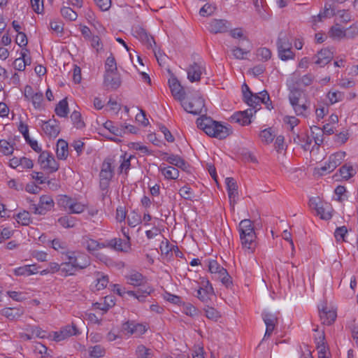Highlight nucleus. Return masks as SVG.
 Listing matches in <instances>:
<instances>
[{
  "mask_svg": "<svg viewBox=\"0 0 358 358\" xmlns=\"http://www.w3.org/2000/svg\"><path fill=\"white\" fill-rule=\"evenodd\" d=\"M196 124L198 128L210 137L224 139L232 133L230 126H225L206 115L197 118Z\"/></svg>",
  "mask_w": 358,
  "mask_h": 358,
  "instance_id": "1",
  "label": "nucleus"
},
{
  "mask_svg": "<svg viewBox=\"0 0 358 358\" xmlns=\"http://www.w3.org/2000/svg\"><path fill=\"white\" fill-rule=\"evenodd\" d=\"M238 231L243 249L249 253H253L257 247V236L253 222L249 219L240 222Z\"/></svg>",
  "mask_w": 358,
  "mask_h": 358,
  "instance_id": "2",
  "label": "nucleus"
},
{
  "mask_svg": "<svg viewBox=\"0 0 358 358\" xmlns=\"http://www.w3.org/2000/svg\"><path fill=\"white\" fill-rule=\"evenodd\" d=\"M184 110L193 115H199L203 111L206 112L205 101L199 91L193 92L189 96L180 101Z\"/></svg>",
  "mask_w": 358,
  "mask_h": 358,
  "instance_id": "3",
  "label": "nucleus"
},
{
  "mask_svg": "<svg viewBox=\"0 0 358 358\" xmlns=\"http://www.w3.org/2000/svg\"><path fill=\"white\" fill-rule=\"evenodd\" d=\"M64 255H66V260L77 270L84 269L90 264V258L84 253L76 255L75 251L68 250Z\"/></svg>",
  "mask_w": 358,
  "mask_h": 358,
  "instance_id": "4",
  "label": "nucleus"
},
{
  "mask_svg": "<svg viewBox=\"0 0 358 358\" xmlns=\"http://www.w3.org/2000/svg\"><path fill=\"white\" fill-rule=\"evenodd\" d=\"M38 162L43 170H47L49 173L56 172L59 168V163L55 159L53 155L48 151L40 152Z\"/></svg>",
  "mask_w": 358,
  "mask_h": 358,
  "instance_id": "5",
  "label": "nucleus"
},
{
  "mask_svg": "<svg viewBox=\"0 0 358 358\" xmlns=\"http://www.w3.org/2000/svg\"><path fill=\"white\" fill-rule=\"evenodd\" d=\"M148 327L143 323L134 320H128L122 325V329L128 336L140 337L148 331Z\"/></svg>",
  "mask_w": 358,
  "mask_h": 358,
  "instance_id": "6",
  "label": "nucleus"
},
{
  "mask_svg": "<svg viewBox=\"0 0 358 358\" xmlns=\"http://www.w3.org/2000/svg\"><path fill=\"white\" fill-rule=\"evenodd\" d=\"M54 206V201L49 195H42L40 197L38 205L33 204L31 209L35 214L45 215L48 211L50 210Z\"/></svg>",
  "mask_w": 358,
  "mask_h": 358,
  "instance_id": "7",
  "label": "nucleus"
},
{
  "mask_svg": "<svg viewBox=\"0 0 358 358\" xmlns=\"http://www.w3.org/2000/svg\"><path fill=\"white\" fill-rule=\"evenodd\" d=\"M206 71L205 62L199 61L190 64L187 69V78L191 83L198 82L201 76Z\"/></svg>",
  "mask_w": 358,
  "mask_h": 358,
  "instance_id": "8",
  "label": "nucleus"
},
{
  "mask_svg": "<svg viewBox=\"0 0 358 358\" xmlns=\"http://www.w3.org/2000/svg\"><path fill=\"white\" fill-rule=\"evenodd\" d=\"M168 83L171 92L174 99L179 101H183L185 98L186 93L177 78L173 76H171V78L169 79Z\"/></svg>",
  "mask_w": 358,
  "mask_h": 358,
  "instance_id": "9",
  "label": "nucleus"
},
{
  "mask_svg": "<svg viewBox=\"0 0 358 358\" xmlns=\"http://www.w3.org/2000/svg\"><path fill=\"white\" fill-rule=\"evenodd\" d=\"M42 129L49 138H56L60 133L59 122L55 119H50L48 121H41Z\"/></svg>",
  "mask_w": 358,
  "mask_h": 358,
  "instance_id": "10",
  "label": "nucleus"
},
{
  "mask_svg": "<svg viewBox=\"0 0 358 358\" xmlns=\"http://www.w3.org/2000/svg\"><path fill=\"white\" fill-rule=\"evenodd\" d=\"M159 156L168 163L181 169L183 171H187L189 168V164L185 161L181 157L177 155H168L167 152L159 151Z\"/></svg>",
  "mask_w": 358,
  "mask_h": 358,
  "instance_id": "11",
  "label": "nucleus"
},
{
  "mask_svg": "<svg viewBox=\"0 0 358 358\" xmlns=\"http://www.w3.org/2000/svg\"><path fill=\"white\" fill-rule=\"evenodd\" d=\"M345 157V152H337L331 155L325 163V165L321 168L322 171H333L338 166H339Z\"/></svg>",
  "mask_w": 358,
  "mask_h": 358,
  "instance_id": "12",
  "label": "nucleus"
},
{
  "mask_svg": "<svg viewBox=\"0 0 358 358\" xmlns=\"http://www.w3.org/2000/svg\"><path fill=\"white\" fill-rule=\"evenodd\" d=\"M106 248H112L116 251L129 252L131 250V242L121 238H113L106 241Z\"/></svg>",
  "mask_w": 358,
  "mask_h": 358,
  "instance_id": "13",
  "label": "nucleus"
},
{
  "mask_svg": "<svg viewBox=\"0 0 358 358\" xmlns=\"http://www.w3.org/2000/svg\"><path fill=\"white\" fill-rule=\"evenodd\" d=\"M122 81L118 71L105 72L103 84L108 89L116 90L121 85Z\"/></svg>",
  "mask_w": 358,
  "mask_h": 358,
  "instance_id": "14",
  "label": "nucleus"
},
{
  "mask_svg": "<svg viewBox=\"0 0 358 358\" xmlns=\"http://www.w3.org/2000/svg\"><path fill=\"white\" fill-rule=\"evenodd\" d=\"M252 115V109L249 108L243 111H238L234 113L230 117L231 122L238 123L242 126L250 124V117Z\"/></svg>",
  "mask_w": 358,
  "mask_h": 358,
  "instance_id": "15",
  "label": "nucleus"
},
{
  "mask_svg": "<svg viewBox=\"0 0 358 358\" xmlns=\"http://www.w3.org/2000/svg\"><path fill=\"white\" fill-rule=\"evenodd\" d=\"M333 52L329 48H323L313 57L315 64L323 67L329 64L333 59Z\"/></svg>",
  "mask_w": 358,
  "mask_h": 358,
  "instance_id": "16",
  "label": "nucleus"
},
{
  "mask_svg": "<svg viewBox=\"0 0 358 358\" xmlns=\"http://www.w3.org/2000/svg\"><path fill=\"white\" fill-rule=\"evenodd\" d=\"M262 318L266 327L264 336V339H265L266 338H269L271 336L276 324H278V317L273 313H264L262 314Z\"/></svg>",
  "mask_w": 358,
  "mask_h": 358,
  "instance_id": "17",
  "label": "nucleus"
},
{
  "mask_svg": "<svg viewBox=\"0 0 358 358\" xmlns=\"http://www.w3.org/2000/svg\"><path fill=\"white\" fill-rule=\"evenodd\" d=\"M78 329L76 325L72 324L71 325H66L62 328L59 331L54 333V340L56 341H61L71 336L77 335Z\"/></svg>",
  "mask_w": 358,
  "mask_h": 358,
  "instance_id": "18",
  "label": "nucleus"
},
{
  "mask_svg": "<svg viewBox=\"0 0 358 358\" xmlns=\"http://www.w3.org/2000/svg\"><path fill=\"white\" fill-rule=\"evenodd\" d=\"M133 35L148 48H152L153 44H156L154 38L141 27H135L133 29Z\"/></svg>",
  "mask_w": 358,
  "mask_h": 358,
  "instance_id": "19",
  "label": "nucleus"
},
{
  "mask_svg": "<svg viewBox=\"0 0 358 358\" xmlns=\"http://www.w3.org/2000/svg\"><path fill=\"white\" fill-rule=\"evenodd\" d=\"M230 23L226 20L213 19L208 26V30L213 34L224 33L228 31Z\"/></svg>",
  "mask_w": 358,
  "mask_h": 358,
  "instance_id": "20",
  "label": "nucleus"
},
{
  "mask_svg": "<svg viewBox=\"0 0 358 358\" xmlns=\"http://www.w3.org/2000/svg\"><path fill=\"white\" fill-rule=\"evenodd\" d=\"M307 96L305 90L295 86L289 87L288 99L291 105H296V102H302L308 100Z\"/></svg>",
  "mask_w": 358,
  "mask_h": 358,
  "instance_id": "21",
  "label": "nucleus"
},
{
  "mask_svg": "<svg viewBox=\"0 0 358 358\" xmlns=\"http://www.w3.org/2000/svg\"><path fill=\"white\" fill-rule=\"evenodd\" d=\"M319 314L322 323L326 325L332 324L337 317L336 311L333 309L330 310L327 306L319 308Z\"/></svg>",
  "mask_w": 358,
  "mask_h": 358,
  "instance_id": "22",
  "label": "nucleus"
},
{
  "mask_svg": "<svg viewBox=\"0 0 358 358\" xmlns=\"http://www.w3.org/2000/svg\"><path fill=\"white\" fill-rule=\"evenodd\" d=\"M81 243L83 247L90 253H93L99 249L106 248V242L99 243L97 241L91 238L89 236H84L82 238Z\"/></svg>",
  "mask_w": 358,
  "mask_h": 358,
  "instance_id": "23",
  "label": "nucleus"
},
{
  "mask_svg": "<svg viewBox=\"0 0 358 358\" xmlns=\"http://www.w3.org/2000/svg\"><path fill=\"white\" fill-rule=\"evenodd\" d=\"M18 130L23 135L26 142L34 151L36 152H41V148L38 146L37 141L31 139L29 134V128L27 124L20 122L18 126Z\"/></svg>",
  "mask_w": 358,
  "mask_h": 358,
  "instance_id": "24",
  "label": "nucleus"
},
{
  "mask_svg": "<svg viewBox=\"0 0 358 358\" xmlns=\"http://www.w3.org/2000/svg\"><path fill=\"white\" fill-rule=\"evenodd\" d=\"M316 348L318 350V358H329L327 356V348L325 342L324 332L319 333L318 337L315 338Z\"/></svg>",
  "mask_w": 358,
  "mask_h": 358,
  "instance_id": "25",
  "label": "nucleus"
},
{
  "mask_svg": "<svg viewBox=\"0 0 358 358\" xmlns=\"http://www.w3.org/2000/svg\"><path fill=\"white\" fill-rule=\"evenodd\" d=\"M294 110V113L298 116H303L307 117L310 114V102L308 100H305L302 102H296V105H291Z\"/></svg>",
  "mask_w": 358,
  "mask_h": 358,
  "instance_id": "26",
  "label": "nucleus"
},
{
  "mask_svg": "<svg viewBox=\"0 0 358 358\" xmlns=\"http://www.w3.org/2000/svg\"><path fill=\"white\" fill-rule=\"evenodd\" d=\"M38 266L36 264L24 265L14 269L13 273L15 275H26L29 276L38 273Z\"/></svg>",
  "mask_w": 358,
  "mask_h": 358,
  "instance_id": "27",
  "label": "nucleus"
},
{
  "mask_svg": "<svg viewBox=\"0 0 358 358\" xmlns=\"http://www.w3.org/2000/svg\"><path fill=\"white\" fill-rule=\"evenodd\" d=\"M103 127L117 137L122 136L125 134V128H124V125L121 124H115L114 122L110 120H107L103 124Z\"/></svg>",
  "mask_w": 358,
  "mask_h": 358,
  "instance_id": "28",
  "label": "nucleus"
},
{
  "mask_svg": "<svg viewBox=\"0 0 358 358\" xmlns=\"http://www.w3.org/2000/svg\"><path fill=\"white\" fill-rule=\"evenodd\" d=\"M57 157L59 159L65 160L69 155V145L64 139H59L57 143Z\"/></svg>",
  "mask_w": 358,
  "mask_h": 358,
  "instance_id": "29",
  "label": "nucleus"
},
{
  "mask_svg": "<svg viewBox=\"0 0 358 358\" xmlns=\"http://www.w3.org/2000/svg\"><path fill=\"white\" fill-rule=\"evenodd\" d=\"M1 313L10 320H14L22 316L24 313L22 308H4Z\"/></svg>",
  "mask_w": 358,
  "mask_h": 358,
  "instance_id": "30",
  "label": "nucleus"
},
{
  "mask_svg": "<svg viewBox=\"0 0 358 358\" xmlns=\"http://www.w3.org/2000/svg\"><path fill=\"white\" fill-rule=\"evenodd\" d=\"M114 172H107L101 171L99 173V187L102 191H106V193L108 192V187L110 185V182L113 178Z\"/></svg>",
  "mask_w": 358,
  "mask_h": 358,
  "instance_id": "31",
  "label": "nucleus"
},
{
  "mask_svg": "<svg viewBox=\"0 0 358 358\" xmlns=\"http://www.w3.org/2000/svg\"><path fill=\"white\" fill-rule=\"evenodd\" d=\"M225 183L230 200L231 201L233 199L234 202H235V199L238 196V185L236 181L233 178H227L225 179Z\"/></svg>",
  "mask_w": 358,
  "mask_h": 358,
  "instance_id": "32",
  "label": "nucleus"
},
{
  "mask_svg": "<svg viewBox=\"0 0 358 358\" xmlns=\"http://www.w3.org/2000/svg\"><path fill=\"white\" fill-rule=\"evenodd\" d=\"M294 143L298 145H301V148L304 150H308L310 148V145L312 143V139L309 137L307 134H304L301 136L299 134H296V136L293 138Z\"/></svg>",
  "mask_w": 358,
  "mask_h": 358,
  "instance_id": "33",
  "label": "nucleus"
},
{
  "mask_svg": "<svg viewBox=\"0 0 358 358\" xmlns=\"http://www.w3.org/2000/svg\"><path fill=\"white\" fill-rule=\"evenodd\" d=\"M55 112L59 117H67L69 110V104L67 101V99L64 98L59 101V102L57 104Z\"/></svg>",
  "mask_w": 358,
  "mask_h": 358,
  "instance_id": "34",
  "label": "nucleus"
},
{
  "mask_svg": "<svg viewBox=\"0 0 358 358\" xmlns=\"http://www.w3.org/2000/svg\"><path fill=\"white\" fill-rule=\"evenodd\" d=\"M127 283L133 286H140L143 284L144 280L143 275L137 271L133 272L129 275H125Z\"/></svg>",
  "mask_w": 358,
  "mask_h": 358,
  "instance_id": "35",
  "label": "nucleus"
},
{
  "mask_svg": "<svg viewBox=\"0 0 358 358\" xmlns=\"http://www.w3.org/2000/svg\"><path fill=\"white\" fill-rule=\"evenodd\" d=\"M333 209L329 203H324L317 209V215L324 220H329L332 217Z\"/></svg>",
  "mask_w": 358,
  "mask_h": 358,
  "instance_id": "36",
  "label": "nucleus"
},
{
  "mask_svg": "<svg viewBox=\"0 0 358 358\" xmlns=\"http://www.w3.org/2000/svg\"><path fill=\"white\" fill-rule=\"evenodd\" d=\"M277 49L292 48V43L289 41L287 34L285 31H280L278 34L276 41Z\"/></svg>",
  "mask_w": 358,
  "mask_h": 358,
  "instance_id": "37",
  "label": "nucleus"
},
{
  "mask_svg": "<svg viewBox=\"0 0 358 358\" xmlns=\"http://www.w3.org/2000/svg\"><path fill=\"white\" fill-rule=\"evenodd\" d=\"M135 354L137 358H152L154 355L152 350L144 345H138Z\"/></svg>",
  "mask_w": 358,
  "mask_h": 358,
  "instance_id": "38",
  "label": "nucleus"
},
{
  "mask_svg": "<svg viewBox=\"0 0 358 358\" xmlns=\"http://www.w3.org/2000/svg\"><path fill=\"white\" fill-rule=\"evenodd\" d=\"M214 294L213 287H210L208 289H203L199 287L196 291V297L203 303H208L210 300V296Z\"/></svg>",
  "mask_w": 358,
  "mask_h": 358,
  "instance_id": "39",
  "label": "nucleus"
},
{
  "mask_svg": "<svg viewBox=\"0 0 358 358\" xmlns=\"http://www.w3.org/2000/svg\"><path fill=\"white\" fill-rule=\"evenodd\" d=\"M95 275L96 277V283L95 285L96 290H101L106 288L109 282L108 276L100 272H96Z\"/></svg>",
  "mask_w": 358,
  "mask_h": 358,
  "instance_id": "40",
  "label": "nucleus"
},
{
  "mask_svg": "<svg viewBox=\"0 0 358 358\" xmlns=\"http://www.w3.org/2000/svg\"><path fill=\"white\" fill-rule=\"evenodd\" d=\"M329 36L334 39H341L345 38V29H342L339 24L332 26L329 31Z\"/></svg>",
  "mask_w": 358,
  "mask_h": 358,
  "instance_id": "41",
  "label": "nucleus"
},
{
  "mask_svg": "<svg viewBox=\"0 0 358 358\" xmlns=\"http://www.w3.org/2000/svg\"><path fill=\"white\" fill-rule=\"evenodd\" d=\"M51 247L63 255L69 250L66 242L59 238H55L51 241Z\"/></svg>",
  "mask_w": 358,
  "mask_h": 358,
  "instance_id": "42",
  "label": "nucleus"
},
{
  "mask_svg": "<svg viewBox=\"0 0 358 358\" xmlns=\"http://www.w3.org/2000/svg\"><path fill=\"white\" fill-rule=\"evenodd\" d=\"M162 173L166 179L176 180L179 177L178 170L173 166L161 168Z\"/></svg>",
  "mask_w": 358,
  "mask_h": 358,
  "instance_id": "43",
  "label": "nucleus"
},
{
  "mask_svg": "<svg viewBox=\"0 0 358 358\" xmlns=\"http://www.w3.org/2000/svg\"><path fill=\"white\" fill-rule=\"evenodd\" d=\"M71 120L73 126L78 129H82L85 127V124L83 120L82 115L80 112L74 110L71 116Z\"/></svg>",
  "mask_w": 358,
  "mask_h": 358,
  "instance_id": "44",
  "label": "nucleus"
},
{
  "mask_svg": "<svg viewBox=\"0 0 358 358\" xmlns=\"http://www.w3.org/2000/svg\"><path fill=\"white\" fill-rule=\"evenodd\" d=\"M207 266L208 267V271L211 273L217 274L218 276L220 275V274H222V273H223L224 271L225 272V268L222 267L220 264H219L217 260H208Z\"/></svg>",
  "mask_w": 358,
  "mask_h": 358,
  "instance_id": "45",
  "label": "nucleus"
},
{
  "mask_svg": "<svg viewBox=\"0 0 358 358\" xmlns=\"http://www.w3.org/2000/svg\"><path fill=\"white\" fill-rule=\"evenodd\" d=\"M89 355L91 358H100L105 355L106 350L101 345L91 346L88 349Z\"/></svg>",
  "mask_w": 358,
  "mask_h": 358,
  "instance_id": "46",
  "label": "nucleus"
},
{
  "mask_svg": "<svg viewBox=\"0 0 358 358\" xmlns=\"http://www.w3.org/2000/svg\"><path fill=\"white\" fill-rule=\"evenodd\" d=\"M62 16L69 21H75L78 17V14L71 8L63 6L60 9Z\"/></svg>",
  "mask_w": 358,
  "mask_h": 358,
  "instance_id": "47",
  "label": "nucleus"
},
{
  "mask_svg": "<svg viewBox=\"0 0 358 358\" xmlns=\"http://www.w3.org/2000/svg\"><path fill=\"white\" fill-rule=\"evenodd\" d=\"M154 292V289L151 287H148L144 289H138L136 299L141 303L146 301L147 298Z\"/></svg>",
  "mask_w": 358,
  "mask_h": 358,
  "instance_id": "48",
  "label": "nucleus"
},
{
  "mask_svg": "<svg viewBox=\"0 0 358 358\" xmlns=\"http://www.w3.org/2000/svg\"><path fill=\"white\" fill-rule=\"evenodd\" d=\"M261 101V95L259 94H252L251 96H247V98L243 99V101L246 103L248 106L253 108H256L257 106L260 105Z\"/></svg>",
  "mask_w": 358,
  "mask_h": 358,
  "instance_id": "49",
  "label": "nucleus"
},
{
  "mask_svg": "<svg viewBox=\"0 0 358 358\" xmlns=\"http://www.w3.org/2000/svg\"><path fill=\"white\" fill-rule=\"evenodd\" d=\"M327 97L331 104L341 101L344 99V93L340 91H329Z\"/></svg>",
  "mask_w": 358,
  "mask_h": 358,
  "instance_id": "50",
  "label": "nucleus"
},
{
  "mask_svg": "<svg viewBox=\"0 0 358 358\" xmlns=\"http://www.w3.org/2000/svg\"><path fill=\"white\" fill-rule=\"evenodd\" d=\"M278 54L279 58L282 61L292 59L295 56L294 53L292 50V48L278 49Z\"/></svg>",
  "mask_w": 358,
  "mask_h": 358,
  "instance_id": "51",
  "label": "nucleus"
},
{
  "mask_svg": "<svg viewBox=\"0 0 358 358\" xmlns=\"http://www.w3.org/2000/svg\"><path fill=\"white\" fill-rule=\"evenodd\" d=\"M31 103L36 109H43L42 102L43 101V94L41 92H36L30 99Z\"/></svg>",
  "mask_w": 358,
  "mask_h": 358,
  "instance_id": "52",
  "label": "nucleus"
},
{
  "mask_svg": "<svg viewBox=\"0 0 358 358\" xmlns=\"http://www.w3.org/2000/svg\"><path fill=\"white\" fill-rule=\"evenodd\" d=\"M339 172L343 178L348 180L352 178L355 174V171L352 166L343 165L340 169Z\"/></svg>",
  "mask_w": 358,
  "mask_h": 358,
  "instance_id": "53",
  "label": "nucleus"
},
{
  "mask_svg": "<svg viewBox=\"0 0 358 358\" xmlns=\"http://www.w3.org/2000/svg\"><path fill=\"white\" fill-rule=\"evenodd\" d=\"M259 138L264 143L266 144L271 143L274 139V135L271 131V128L262 130L259 134Z\"/></svg>",
  "mask_w": 358,
  "mask_h": 358,
  "instance_id": "54",
  "label": "nucleus"
},
{
  "mask_svg": "<svg viewBox=\"0 0 358 358\" xmlns=\"http://www.w3.org/2000/svg\"><path fill=\"white\" fill-rule=\"evenodd\" d=\"M14 148L13 145L6 140H0V152L4 155H10L13 152Z\"/></svg>",
  "mask_w": 358,
  "mask_h": 358,
  "instance_id": "55",
  "label": "nucleus"
},
{
  "mask_svg": "<svg viewBox=\"0 0 358 358\" xmlns=\"http://www.w3.org/2000/svg\"><path fill=\"white\" fill-rule=\"evenodd\" d=\"M141 220H142L141 215L134 211L131 212L127 217L128 224L131 227H135L136 226L141 223Z\"/></svg>",
  "mask_w": 358,
  "mask_h": 358,
  "instance_id": "56",
  "label": "nucleus"
},
{
  "mask_svg": "<svg viewBox=\"0 0 358 358\" xmlns=\"http://www.w3.org/2000/svg\"><path fill=\"white\" fill-rule=\"evenodd\" d=\"M58 223L65 228H72L75 226V220L71 216H63L58 219Z\"/></svg>",
  "mask_w": 358,
  "mask_h": 358,
  "instance_id": "57",
  "label": "nucleus"
},
{
  "mask_svg": "<svg viewBox=\"0 0 358 358\" xmlns=\"http://www.w3.org/2000/svg\"><path fill=\"white\" fill-rule=\"evenodd\" d=\"M259 94L261 95V102L265 105V107L271 110L273 108L272 101L271 100L270 96L266 90H263L261 92H259Z\"/></svg>",
  "mask_w": 358,
  "mask_h": 358,
  "instance_id": "58",
  "label": "nucleus"
},
{
  "mask_svg": "<svg viewBox=\"0 0 358 358\" xmlns=\"http://www.w3.org/2000/svg\"><path fill=\"white\" fill-rule=\"evenodd\" d=\"M105 69V72L117 71L116 61L112 55L106 59Z\"/></svg>",
  "mask_w": 358,
  "mask_h": 358,
  "instance_id": "59",
  "label": "nucleus"
},
{
  "mask_svg": "<svg viewBox=\"0 0 358 358\" xmlns=\"http://www.w3.org/2000/svg\"><path fill=\"white\" fill-rule=\"evenodd\" d=\"M61 272L65 276L73 275L78 271L66 261L61 264Z\"/></svg>",
  "mask_w": 358,
  "mask_h": 358,
  "instance_id": "60",
  "label": "nucleus"
},
{
  "mask_svg": "<svg viewBox=\"0 0 358 358\" xmlns=\"http://www.w3.org/2000/svg\"><path fill=\"white\" fill-rule=\"evenodd\" d=\"M272 55L271 51L267 48H260L257 50V56L261 60L267 61L271 59Z\"/></svg>",
  "mask_w": 358,
  "mask_h": 358,
  "instance_id": "61",
  "label": "nucleus"
},
{
  "mask_svg": "<svg viewBox=\"0 0 358 358\" xmlns=\"http://www.w3.org/2000/svg\"><path fill=\"white\" fill-rule=\"evenodd\" d=\"M218 278L227 288H231L233 285L232 278L229 275L227 269H225V272L224 271L222 274H220Z\"/></svg>",
  "mask_w": 358,
  "mask_h": 358,
  "instance_id": "62",
  "label": "nucleus"
},
{
  "mask_svg": "<svg viewBox=\"0 0 358 358\" xmlns=\"http://www.w3.org/2000/svg\"><path fill=\"white\" fill-rule=\"evenodd\" d=\"M205 313L207 318L213 321H217L220 317L219 312L213 307L208 306L205 309Z\"/></svg>",
  "mask_w": 358,
  "mask_h": 358,
  "instance_id": "63",
  "label": "nucleus"
},
{
  "mask_svg": "<svg viewBox=\"0 0 358 358\" xmlns=\"http://www.w3.org/2000/svg\"><path fill=\"white\" fill-rule=\"evenodd\" d=\"M17 222L22 225H29L31 222L30 214L28 211H23L17 215Z\"/></svg>",
  "mask_w": 358,
  "mask_h": 358,
  "instance_id": "64",
  "label": "nucleus"
}]
</instances>
